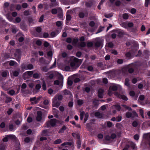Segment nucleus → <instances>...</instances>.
<instances>
[{
  "mask_svg": "<svg viewBox=\"0 0 150 150\" xmlns=\"http://www.w3.org/2000/svg\"><path fill=\"white\" fill-rule=\"evenodd\" d=\"M15 63H17L16 62L13 61H11L9 63V65L11 66H13L14 65Z\"/></svg>",
  "mask_w": 150,
  "mask_h": 150,
  "instance_id": "13d9d810",
  "label": "nucleus"
},
{
  "mask_svg": "<svg viewBox=\"0 0 150 150\" xmlns=\"http://www.w3.org/2000/svg\"><path fill=\"white\" fill-rule=\"evenodd\" d=\"M122 106H123L125 108L128 110L129 111H130L132 110L131 108L125 105H122Z\"/></svg>",
  "mask_w": 150,
  "mask_h": 150,
  "instance_id": "ea45409f",
  "label": "nucleus"
},
{
  "mask_svg": "<svg viewBox=\"0 0 150 150\" xmlns=\"http://www.w3.org/2000/svg\"><path fill=\"white\" fill-rule=\"evenodd\" d=\"M21 68L23 70H24V69H28L27 67H26V66L24 64H23L21 65Z\"/></svg>",
  "mask_w": 150,
  "mask_h": 150,
  "instance_id": "8fccbe9b",
  "label": "nucleus"
},
{
  "mask_svg": "<svg viewBox=\"0 0 150 150\" xmlns=\"http://www.w3.org/2000/svg\"><path fill=\"white\" fill-rule=\"evenodd\" d=\"M8 72L6 71H4L2 72L1 73V76L3 77H6Z\"/></svg>",
  "mask_w": 150,
  "mask_h": 150,
  "instance_id": "7c9ffc66",
  "label": "nucleus"
},
{
  "mask_svg": "<svg viewBox=\"0 0 150 150\" xmlns=\"http://www.w3.org/2000/svg\"><path fill=\"white\" fill-rule=\"evenodd\" d=\"M112 15L111 13L108 14H105V17L107 18H109L110 17H112Z\"/></svg>",
  "mask_w": 150,
  "mask_h": 150,
  "instance_id": "3c124183",
  "label": "nucleus"
},
{
  "mask_svg": "<svg viewBox=\"0 0 150 150\" xmlns=\"http://www.w3.org/2000/svg\"><path fill=\"white\" fill-rule=\"evenodd\" d=\"M51 3L50 4V7H54L56 5V0H50Z\"/></svg>",
  "mask_w": 150,
  "mask_h": 150,
  "instance_id": "dca6fc26",
  "label": "nucleus"
},
{
  "mask_svg": "<svg viewBox=\"0 0 150 150\" xmlns=\"http://www.w3.org/2000/svg\"><path fill=\"white\" fill-rule=\"evenodd\" d=\"M56 59H55V61L53 63V64L49 68L50 69H51L54 68H55L56 67Z\"/></svg>",
  "mask_w": 150,
  "mask_h": 150,
  "instance_id": "e433bc0d",
  "label": "nucleus"
},
{
  "mask_svg": "<svg viewBox=\"0 0 150 150\" xmlns=\"http://www.w3.org/2000/svg\"><path fill=\"white\" fill-rule=\"evenodd\" d=\"M95 115L98 118H103L104 115L102 113L97 112L95 113Z\"/></svg>",
  "mask_w": 150,
  "mask_h": 150,
  "instance_id": "f8f14e48",
  "label": "nucleus"
},
{
  "mask_svg": "<svg viewBox=\"0 0 150 150\" xmlns=\"http://www.w3.org/2000/svg\"><path fill=\"white\" fill-rule=\"evenodd\" d=\"M24 14L25 16H28L30 15V12L29 10L25 11L24 12Z\"/></svg>",
  "mask_w": 150,
  "mask_h": 150,
  "instance_id": "a18cd8bd",
  "label": "nucleus"
},
{
  "mask_svg": "<svg viewBox=\"0 0 150 150\" xmlns=\"http://www.w3.org/2000/svg\"><path fill=\"white\" fill-rule=\"evenodd\" d=\"M104 28V27H100V28L98 30V31L96 33V34H97V33H99L100 32H101L103 30V28Z\"/></svg>",
  "mask_w": 150,
  "mask_h": 150,
  "instance_id": "603ef678",
  "label": "nucleus"
},
{
  "mask_svg": "<svg viewBox=\"0 0 150 150\" xmlns=\"http://www.w3.org/2000/svg\"><path fill=\"white\" fill-rule=\"evenodd\" d=\"M21 51L20 49H17L16 50V52L15 53V55L16 57L17 58V60L18 62L20 61V59H21Z\"/></svg>",
  "mask_w": 150,
  "mask_h": 150,
  "instance_id": "1a4fd4ad",
  "label": "nucleus"
},
{
  "mask_svg": "<svg viewBox=\"0 0 150 150\" xmlns=\"http://www.w3.org/2000/svg\"><path fill=\"white\" fill-rule=\"evenodd\" d=\"M69 12V11H68L67 12V14L66 16V20L67 21H70L71 20V17L70 15L68 14V12Z\"/></svg>",
  "mask_w": 150,
  "mask_h": 150,
  "instance_id": "4be33fe9",
  "label": "nucleus"
},
{
  "mask_svg": "<svg viewBox=\"0 0 150 150\" xmlns=\"http://www.w3.org/2000/svg\"><path fill=\"white\" fill-rule=\"evenodd\" d=\"M127 27H129V28H131L133 26H134V24L132 22H130L129 23H127Z\"/></svg>",
  "mask_w": 150,
  "mask_h": 150,
  "instance_id": "09e8293b",
  "label": "nucleus"
},
{
  "mask_svg": "<svg viewBox=\"0 0 150 150\" xmlns=\"http://www.w3.org/2000/svg\"><path fill=\"white\" fill-rule=\"evenodd\" d=\"M47 130H45L43 131L41 133V135L42 136H45L47 134Z\"/></svg>",
  "mask_w": 150,
  "mask_h": 150,
  "instance_id": "c9c22d12",
  "label": "nucleus"
},
{
  "mask_svg": "<svg viewBox=\"0 0 150 150\" xmlns=\"http://www.w3.org/2000/svg\"><path fill=\"white\" fill-rule=\"evenodd\" d=\"M63 77L60 74L57 72V89L59 90L62 87Z\"/></svg>",
  "mask_w": 150,
  "mask_h": 150,
  "instance_id": "f257e3e1",
  "label": "nucleus"
},
{
  "mask_svg": "<svg viewBox=\"0 0 150 150\" xmlns=\"http://www.w3.org/2000/svg\"><path fill=\"white\" fill-rule=\"evenodd\" d=\"M72 135L74 137H76L78 139L80 138V136L79 134H76L75 133H72Z\"/></svg>",
  "mask_w": 150,
  "mask_h": 150,
  "instance_id": "473e14b6",
  "label": "nucleus"
},
{
  "mask_svg": "<svg viewBox=\"0 0 150 150\" xmlns=\"http://www.w3.org/2000/svg\"><path fill=\"white\" fill-rule=\"evenodd\" d=\"M12 100V99L11 98L9 97H7L6 102L7 103H8L11 102Z\"/></svg>",
  "mask_w": 150,
  "mask_h": 150,
  "instance_id": "49530a36",
  "label": "nucleus"
},
{
  "mask_svg": "<svg viewBox=\"0 0 150 150\" xmlns=\"http://www.w3.org/2000/svg\"><path fill=\"white\" fill-rule=\"evenodd\" d=\"M56 123V120L55 119L51 120L50 121H48L46 124L47 127H50L54 126Z\"/></svg>",
  "mask_w": 150,
  "mask_h": 150,
  "instance_id": "20e7f679",
  "label": "nucleus"
},
{
  "mask_svg": "<svg viewBox=\"0 0 150 150\" xmlns=\"http://www.w3.org/2000/svg\"><path fill=\"white\" fill-rule=\"evenodd\" d=\"M136 12V10L134 8H132L130 12L131 13L134 14Z\"/></svg>",
  "mask_w": 150,
  "mask_h": 150,
  "instance_id": "5fc2aeb1",
  "label": "nucleus"
},
{
  "mask_svg": "<svg viewBox=\"0 0 150 150\" xmlns=\"http://www.w3.org/2000/svg\"><path fill=\"white\" fill-rule=\"evenodd\" d=\"M25 73H27L28 75L30 76L33 74V71H29L26 72Z\"/></svg>",
  "mask_w": 150,
  "mask_h": 150,
  "instance_id": "338daca9",
  "label": "nucleus"
},
{
  "mask_svg": "<svg viewBox=\"0 0 150 150\" xmlns=\"http://www.w3.org/2000/svg\"><path fill=\"white\" fill-rule=\"evenodd\" d=\"M122 17L125 19H127L129 18L128 14L127 13H124Z\"/></svg>",
  "mask_w": 150,
  "mask_h": 150,
  "instance_id": "72a5a7b5",
  "label": "nucleus"
},
{
  "mask_svg": "<svg viewBox=\"0 0 150 150\" xmlns=\"http://www.w3.org/2000/svg\"><path fill=\"white\" fill-rule=\"evenodd\" d=\"M129 146H130L129 145H126L125 146L124 148L122 149V150H128Z\"/></svg>",
  "mask_w": 150,
  "mask_h": 150,
  "instance_id": "774afa93",
  "label": "nucleus"
},
{
  "mask_svg": "<svg viewBox=\"0 0 150 150\" xmlns=\"http://www.w3.org/2000/svg\"><path fill=\"white\" fill-rule=\"evenodd\" d=\"M81 62V60L74 57L71 63V66L73 69H76L79 67Z\"/></svg>",
  "mask_w": 150,
  "mask_h": 150,
  "instance_id": "f03ea898",
  "label": "nucleus"
},
{
  "mask_svg": "<svg viewBox=\"0 0 150 150\" xmlns=\"http://www.w3.org/2000/svg\"><path fill=\"white\" fill-rule=\"evenodd\" d=\"M63 94L65 95L71 94L70 92L68 90H65L63 91Z\"/></svg>",
  "mask_w": 150,
  "mask_h": 150,
  "instance_id": "cd10ccee",
  "label": "nucleus"
},
{
  "mask_svg": "<svg viewBox=\"0 0 150 150\" xmlns=\"http://www.w3.org/2000/svg\"><path fill=\"white\" fill-rule=\"evenodd\" d=\"M51 12L52 14H56V8H54L51 11Z\"/></svg>",
  "mask_w": 150,
  "mask_h": 150,
  "instance_id": "69168bd1",
  "label": "nucleus"
},
{
  "mask_svg": "<svg viewBox=\"0 0 150 150\" xmlns=\"http://www.w3.org/2000/svg\"><path fill=\"white\" fill-rule=\"evenodd\" d=\"M22 6L24 8H26L28 6V4L26 3H23L22 4Z\"/></svg>",
  "mask_w": 150,
  "mask_h": 150,
  "instance_id": "0e129e2a",
  "label": "nucleus"
},
{
  "mask_svg": "<svg viewBox=\"0 0 150 150\" xmlns=\"http://www.w3.org/2000/svg\"><path fill=\"white\" fill-rule=\"evenodd\" d=\"M52 105L53 107H56V98L55 96L53 99Z\"/></svg>",
  "mask_w": 150,
  "mask_h": 150,
  "instance_id": "6ab92c4d",
  "label": "nucleus"
},
{
  "mask_svg": "<svg viewBox=\"0 0 150 150\" xmlns=\"http://www.w3.org/2000/svg\"><path fill=\"white\" fill-rule=\"evenodd\" d=\"M77 147L78 149H79L81 146V142L80 139H78L77 142Z\"/></svg>",
  "mask_w": 150,
  "mask_h": 150,
  "instance_id": "c756f323",
  "label": "nucleus"
},
{
  "mask_svg": "<svg viewBox=\"0 0 150 150\" xmlns=\"http://www.w3.org/2000/svg\"><path fill=\"white\" fill-rule=\"evenodd\" d=\"M125 115L126 117L128 118L138 116L137 114L135 111H133L132 113L129 112H127L126 113Z\"/></svg>",
  "mask_w": 150,
  "mask_h": 150,
  "instance_id": "7ed1b4c3",
  "label": "nucleus"
},
{
  "mask_svg": "<svg viewBox=\"0 0 150 150\" xmlns=\"http://www.w3.org/2000/svg\"><path fill=\"white\" fill-rule=\"evenodd\" d=\"M80 117L81 120H83V116L85 115V117L84 120V122L85 123L88 117V113L85 114L84 111H80Z\"/></svg>",
  "mask_w": 150,
  "mask_h": 150,
  "instance_id": "39448f33",
  "label": "nucleus"
},
{
  "mask_svg": "<svg viewBox=\"0 0 150 150\" xmlns=\"http://www.w3.org/2000/svg\"><path fill=\"white\" fill-rule=\"evenodd\" d=\"M42 88L44 90H46V86L44 81H43V84L42 85Z\"/></svg>",
  "mask_w": 150,
  "mask_h": 150,
  "instance_id": "f704fd0d",
  "label": "nucleus"
},
{
  "mask_svg": "<svg viewBox=\"0 0 150 150\" xmlns=\"http://www.w3.org/2000/svg\"><path fill=\"white\" fill-rule=\"evenodd\" d=\"M77 103L79 106H81L83 103V101L80 99H78L77 101Z\"/></svg>",
  "mask_w": 150,
  "mask_h": 150,
  "instance_id": "aec40b11",
  "label": "nucleus"
},
{
  "mask_svg": "<svg viewBox=\"0 0 150 150\" xmlns=\"http://www.w3.org/2000/svg\"><path fill=\"white\" fill-rule=\"evenodd\" d=\"M57 16L58 18L62 19L63 18V12L62 8L60 7L57 8Z\"/></svg>",
  "mask_w": 150,
  "mask_h": 150,
  "instance_id": "0eeeda50",
  "label": "nucleus"
},
{
  "mask_svg": "<svg viewBox=\"0 0 150 150\" xmlns=\"http://www.w3.org/2000/svg\"><path fill=\"white\" fill-rule=\"evenodd\" d=\"M118 86H120L118 85V86H117L115 84L111 86L110 87V88L112 89V91H115L117 89V88L118 87Z\"/></svg>",
  "mask_w": 150,
  "mask_h": 150,
  "instance_id": "f3484780",
  "label": "nucleus"
},
{
  "mask_svg": "<svg viewBox=\"0 0 150 150\" xmlns=\"http://www.w3.org/2000/svg\"><path fill=\"white\" fill-rule=\"evenodd\" d=\"M47 58H46V59H45L43 57H42L40 59L39 61L40 62L44 64H48L50 62L51 59H49V60Z\"/></svg>",
  "mask_w": 150,
  "mask_h": 150,
  "instance_id": "6e6552de",
  "label": "nucleus"
},
{
  "mask_svg": "<svg viewBox=\"0 0 150 150\" xmlns=\"http://www.w3.org/2000/svg\"><path fill=\"white\" fill-rule=\"evenodd\" d=\"M121 25L122 27L125 28H127V23L124 22L121 23Z\"/></svg>",
  "mask_w": 150,
  "mask_h": 150,
  "instance_id": "2f4dec72",
  "label": "nucleus"
},
{
  "mask_svg": "<svg viewBox=\"0 0 150 150\" xmlns=\"http://www.w3.org/2000/svg\"><path fill=\"white\" fill-rule=\"evenodd\" d=\"M7 137L9 139H15L16 138V137L13 134H10L9 135H7Z\"/></svg>",
  "mask_w": 150,
  "mask_h": 150,
  "instance_id": "c85d7f7f",
  "label": "nucleus"
},
{
  "mask_svg": "<svg viewBox=\"0 0 150 150\" xmlns=\"http://www.w3.org/2000/svg\"><path fill=\"white\" fill-rule=\"evenodd\" d=\"M59 109L60 111L63 112L64 110V107L63 106H61L59 107Z\"/></svg>",
  "mask_w": 150,
  "mask_h": 150,
  "instance_id": "4d7b16f0",
  "label": "nucleus"
},
{
  "mask_svg": "<svg viewBox=\"0 0 150 150\" xmlns=\"http://www.w3.org/2000/svg\"><path fill=\"white\" fill-rule=\"evenodd\" d=\"M42 112L40 111H38L37 112L36 120L38 121H40L42 119Z\"/></svg>",
  "mask_w": 150,
  "mask_h": 150,
  "instance_id": "9d476101",
  "label": "nucleus"
},
{
  "mask_svg": "<svg viewBox=\"0 0 150 150\" xmlns=\"http://www.w3.org/2000/svg\"><path fill=\"white\" fill-rule=\"evenodd\" d=\"M134 139L138 140L139 138V136L138 134H135L134 136Z\"/></svg>",
  "mask_w": 150,
  "mask_h": 150,
  "instance_id": "864d4df0",
  "label": "nucleus"
},
{
  "mask_svg": "<svg viewBox=\"0 0 150 150\" xmlns=\"http://www.w3.org/2000/svg\"><path fill=\"white\" fill-rule=\"evenodd\" d=\"M104 91L102 89H100L98 91V96L99 98H102L103 97Z\"/></svg>",
  "mask_w": 150,
  "mask_h": 150,
  "instance_id": "ddd939ff",
  "label": "nucleus"
},
{
  "mask_svg": "<svg viewBox=\"0 0 150 150\" xmlns=\"http://www.w3.org/2000/svg\"><path fill=\"white\" fill-rule=\"evenodd\" d=\"M49 69V68H48L46 67H43L41 68L42 71L45 72H47Z\"/></svg>",
  "mask_w": 150,
  "mask_h": 150,
  "instance_id": "bb28decb",
  "label": "nucleus"
},
{
  "mask_svg": "<svg viewBox=\"0 0 150 150\" xmlns=\"http://www.w3.org/2000/svg\"><path fill=\"white\" fill-rule=\"evenodd\" d=\"M138 125V122L136 121H134L132 123V125L134 127H136Z\"/></svg>",
  "mask_w": 150,
  "mask_h": 150,
  "instance_id": "79ce46f5",
  "label": "nucleus"
},
{
  "mask_svg": "<svg viewBox=\"0 0 150 150\" xmlns=\"http://www.w3.org/2000/svg\"><path fill=\"white\" fill-rule=\"evenodd\" d=\"M121 98L123 100H127L128 99L124 95L121 96Z\"/></svg>",
  "mask_w": 150,
  "mask_h": 150,
  "instance_id": "e2e57ef3",
  "label": "nucleus"
},
{
  "mask_svg": "<svg viewBox=\"0 0 150 150\" xmlns=\"http://www.w3.org/2000/svg\"><path fill=\"white\" fill-rule=\"evenodd\" d=\"M13 75L14 76H17L19 74V71L16 70L13 72Z\"/></svg>",
  "mask_w": 150,
  "mask_h": 150,
  "instance_id": "b1692460",
  "label": "nucleus"
},
{
  "mask_svg": "<svg viewBox=\"0 0 150 150\" xmlns=\"http://www.w3.org/2000/svg\"><path fill=\"white\" fill-rule=\"evenodd\" d=\"M47 55L48 56L50 57V59H51L52 56V52L51 51H50L48 52L47 53Z\"/></svg>",
  "mask_w": 150,
  "mask_h": 150,
  "instance_id": "4c0bfd02",
  "label": "nucleus"
},
{
  "mask_svg": "<svg viewBox=\"0 0 150 150\" xmlns=\"http://www.w3.org/2000/svg\"><path fill=\"white\" fill-rule=\"evenodd\" d=\"M78 41V39H74L72 42V44H75L77 43Z\"/></svg>",
  "mask_w": 150,
  "mask_h": 150,
  "instance_id": "680f3d73",
  "label": "nucleus"
},
{
  "mask_svg": "<svg viewBox=\"0 0 150 150\" xmlns=\"http://www.w3.org/2000/svg\"><path fill=\"white\" fill-rule=\"evenodd\" d=\"M130 146L133 149L136 150L137 147L136 146V144L134 143L131 142Z\"/></svg>",
  "mask_w": 150,
  "mask_h": 150,
  "instance_id": "412c9836",
  "label": "nucleus"
},
{
  "mask_svg": "<svg viewBox=\"0 0 150 150\" xmlns=\"http://www.w3.org/2000/svg\"><path fill=\"white\" fill-rule=\"evenodd\" d=\"M107 125L109 127H111L113 125L112 123L110 122H107Z\"/></svg>",
  "mask_w": 150,
  "mask_h": 150,
  "instance_id": "de8ad7c7",
  "label": "nucleus"
},
{
  "mask_svg": "<svg viewBox=\"0 0 150 150\" xmlns=\"http://www.w3.org/2000/svg\"><path fill=\"white\" fill-rule=\"evenodd\" d=\"M73 144L72 142H65L61 144V146L64 147H67L68 146H71Z\"/></svg>",
  "mask_w": 150,
  "mask_h": 150,
  "instance_id": "9b49d317",
  "label": "nucleus"
},
{
  "mask_svg": "<svg viewBox=\"0 0 150 150\" xmlns=\"http://www.w3.org/2000/svg\"><path fill=\"white\" fill-rule=\"evenodd\" d=\"M11 29L12 32L14 33H16L18 30V29L14 25H12L11 26Z\"/></svg>",
  "mask_w": 150,
  "mask_h": 150,
  "instance_id": "4468645a",
  "label": "nucleus"
},
{
  "mask_svg": "<svg viewBox=\"0 0 150 150\" xmlns=\"http://www.w3.org/2000/svg\"><path fill=\"white\" fill-rule=\"evenodd\" d=\"M27 67L28 69H31L33 68V67L32 64H29L28 65Z\"/></svg>",
  "mask_w": 150,
  "mask_h": 150,
  "instance_id": "37998d69",
  "label": "nucleus"
},
{
  "mask_svg": "<svg viewBox=\"0 0 150 150\" xmlns=\"http://www.w3.org/2000/svg\"><path fill=\"white\" fill-rule=\"evenodd\" d=\"M66 129V127L65 126H63L62 127V128L59 131V133H63L64 131Z\"/></svg>",
  "mask_w": 150,
  "mask_h": 150,
  "instance_id": "5701e85b",
  "label": "nucleus"
},
{
  "mask_svg": "<svg viewBox=\"0 0 150 150\" xmlns=\"http://www.w3.org/2000/svg\"><path fill=\"white\" fill-rule=\"evenodd\" d=\"M122 117L120 116H118L116 117V121L117 122L120 121L122 119Z\"/></svg>",
  "mask_w": 150,
  "mask_h": 150,
  "instance_id": "6e6d98bb",
  "label": "nucleus"
},
{
  "mask_svg": "<svg viewBox=\"0 0 150 150\" xmlns=\"http://www.w3.org/2000/svg\"><path fill=\"white\" fill-rule=\"evenodd\" d=\"M95 23L94 22V21H91L90 23H89V25L91 27H93L95 25Z\"/></svg>",
  "mask_w": 150,
  "mask_h": 150,
  "instance_id": "052dcab7",
  "label": "nucleus"
},
{
  "mask_svg": "<svg viewBox=\"0 0 150 150\" xmlns=\"http://www.w3.org/2000/svg\"><path fill=\"white\" fill-rule=\"evenodd\" d=\"M129 80L128 79H126L125 80V85L127 86H129Z\"/></svg>",
  "mask_w": 150,
  "mask_h": 150,
  "instance_id": "58836bf2",
  "label": "nucleus"
},
{
  "mask_svg": "<svg viewBox=\"0 0 150 150\" xmlns=\"http://www.w3.org/2000/svg\"><path fill=\"white\" fill-rule=\"evenodd\" d=\"M15 20L17 23H18L21 22V19L19 17H18L16 18Z\"/></svg>",
  "mask_w": 150,
  "mask_h": 150,
  "instance_id": "bf43d9fd",
  "label": "nucleus"
},
{
  "mask_svg": "<svg viewBox=\"0 0 150 150\" xmlns=\"http://www.w3.org/2000/svg\"><path fill=\"white\" fill-rule=\"evenodd\" d=\"M47 74L49 75V78L50 79L53 78L54 76V73L53 72H48L47 73Z\"/></svg>",
  "mask_w": 150,
  "mask_h": 150,
  "instance_id": "a878e982",
  "label": "nucleus"
},
{
  "mask_svg": "<svg viewBox=\"0 0 150 150\" xmlns=\"http://www.w3.org/2000/svg\"><path fill=\"white\" fill-rule=\"evenodd\" d=\"M27 85L26 83H24L22 84L21 86V91L23 93H25L24 89H25Z\"/></svg>",
  "mask_w": 150,
  "mask_h": 150,
  "instance_id": "2eb2a0df",
  "label": "nucleus"
},
{
  "mask_svg": "<svg viewBox=\"0 0 150 150\" xmlns=\"http://www.w3.org/2000/svg\"><path fill=\"white\" fill-rule=\"evenodd\" d=\"M35 29L36 31L38 33H40L42 31V29L40 27H36L35 28Z\"/></svg>",
  "mask_w": 150,
  "mask_h": 150,
  "instance_id": "393cba45",
  "label": "nucleus"
},
{
  "mask_svg": "<svg viewBox=\"0 0 150 150\" xmlns=\"http://www.w3.org/2000/svg\"><path fill=\"white\" fill-rule=\"evenodd\" d=\"M41 74L40 73H36L33 74V77L35 79L39 78L40 77Z\"/></svg>",
  "mask_w": 150,
  "mask_h": 150,
  "instance_id": "a211bd4d",
  "label": "nucleus"
},
{
  "mask_svg": "<svg viewBox=\"0 0 150 150\" xmlns=\"http://www.w3.org/2000/svg\"><path fill=\"white\" fill-rule=\"evenodd\" d=\"M24 141L26 143H29L30 141V138L28 137H26L25 138Z\"/></svg>",
  "mask_w": 150,
  "mask_h": 150,
  "instance_id": "a19ab883",
  "label": "nucleus"
},
{
  "mask_svg": "<svg viewBox=\"0 0 150 150\" xmlns=\"http://www.w3.org/2000/svg\"><path fill=\"white\" fill-rule=\"evenodd\" d=\"M96 42L95 43V45L96 47H102L103 45V40L98 38L96 39Z\"/></svg>",
  "mask_w": 150,
  "mask_h": 150,
  "instance_id": "423d86ee",
  "label": "nucleus"
},
{
  "mask_svg": "<svg viewBox=\"0 0 150 150\" xmlns=\"http://www.w3.org/2000/svg\"><path fill=\"white\" fill-rule=\"evenodd\" d=\"M8 93L11 96H13L15 93V91L13 90H11L8 92Z\"/></svg>",
  "mask_w": 150,
  "mask_h": 150,
  "instance_id": "c03bdc74",
  "label": "nucleus"
}]
</instances>
